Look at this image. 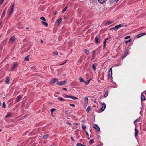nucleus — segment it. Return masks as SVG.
I'll return each mask as SVG.
<instances>
[{
	"instance_id": "f257e3e1",
	"label": "nucleus",
	"mask_w": 146,
	"mask_h": 146,
	"mask_svg": "<svg viewBox=\"0 0 146 146\" xmlns=\"http://www.w3.org/2000/svg\"><path fill=\"white\" fill-rule=\"evenodd\" d=\"M65 97L66 98H70L74 100H77L78 98L77 97H74L72 95H66L65 96Z\"/></svg>"
},
{
	"instance_id": "f03ea898",
	"label": "nucleus",
	"mask_w": 146,
	"mask_h": 146,
	"mask_svg": "<svg viewBox=\"0 0 146 146\" xmlns=\"http://www.w3.org/2000/svg\"><path fill=\"white\" fill-rule=\"evenodd\" d=\"M67 82L66 80H64L63 81H60L57 83V84L58 85H64Z\"/></svg>"
},
{
	"instance_id": "7ed1b4c3",
	"label": "nucleus",
	"mask_w": 146,
	"mask_h": 146,
	"mask_svg": "<svg viewBox=\"0 0 146 146\" xmlns=\"http://www.w3.org/2000/svg\"><path fill=\"white\" fill-rule=\"evenodd\" d=\"M14 5H15V3H13V4H12V5H11V10L9 12V16H10L11 15V14L12 13L13 11L14 7Z\"/></svg>"
},
{
	"instance_id": "20e7f679",
	"label": "nucleus",
	"mask_w": 146,
	"mask_h": 146,
	"mask_svg": "<svg viewBox=\"0 0 146 146\" xmlns=\"http://www.w3.org/2000/svg\"><path fill=\"white\" fill-rule=\"evenodd\" d=\"M100 36H97L95 38V42L96 44L100 42Z\"/></svg>"
},
{
	"instance_id": "39448f33",
	"label": "nucleus",
	"mask_w": 146,
	"mask_h": 146,
	"mask_svg": "<svg viewBox=\"0 0 146 146\" xmlns=\"http://www.w3.org/2000/svg\"><path fill=\"white\" fill-rule=\"evenodd\" d=\"M102 108H100L101 111H103L105 110L106 107V104L104 103H103L102 105Z\"/></svg>"
},
{
	"instance_id": "423d86ee",
	"label": "nucleus",
	"mask_w": 146,
	"mask_h": 146,
	"mask_svg": "<svg viewBox=\"0 0 146 146\" xmlns=\"http://www.w3.org/2000/svg\"><path fill=\"white\" fill-rule=\"evenodd\" d=\"M58 81V79L57 78H54L52 79L50 81V82L52 84H53L54 83Z\"/></svg>"
},
{
	"instance_id": "0eeeda50",
	"label": "nucleus",
	"mask_w": 146,
	"mask_h": 146,
	"mask_svg": "<svg viewBox=\"0 0 146 146\" xmlns=\"http://www.w3.org/2000/svg\"><path fill=\"white\" fill-rule=\"evenodd\" d=\"M22 98V96L20 95H19L17 96L16 98L15 99V103H17L19 102Z\"/></svg>"
},
{
	"instance_id": "6e6552de",
	"label": "nucleus",
	"mask_w": 146,
	"mask_h": 146,
	"mask_svg": "<svg viewBox=\"0 0 146 146\" xmlns=\"http://www.w3.org/2000/svg\"><path fill=\"white\" fill-rule=\"evenodd\" d=\"M15 37L14 36H12L10 39H9V43H13L15 40Z\"/></svg>"
},
{
	"instance_id": "1a4fd4ad",
	"label": "nucleus",
	"mask_w": 146,
	"mask_h": 146,
	"mask_svg": "<svg viewBox=\"0 0 146 146\" xmlns=\"http://www.w3.org/2000/svg\"><path fill=\"white\" fill-rule=\"evenodd\" d=\"M93 128L96 130L97 131H99L100 130V128L97 125H95L93 127Z\"/></svg>"
},
{
	"instance_id": "9d476101",
	"label": "nucleus",
	"mask_w": 146,
	"mask_h": 146,
	"mask_svg": "<svg viewBox=\"0 0 146 146\" xmlns=\"http://www.w3.org/2000/svg\"><path fill=\"white\" fill-rule=\"evenodd\" d=\"M112 68L111 67V68H110V70L109 71V75L112 78Z\"/></svg>"
},
{
	"instance_id": "9b49d317",
	"label": "nucleus",
	"mask_w": 146,
	"mask_h": 146,
	"mask_svg": "<svg viewBox=\"0 0 146 146\" xmlns=\"http://www.w3.org/2000/svg\"><path fill=\"white\" fill-rule=\"evenodd\" d=\"M146 35V33H141L138 35L137 36V37L138 38H139L143 35Z\"/></svg>"
},
{
	"instance_id": "f8f14e48",
	"label": "nucleus",
	"mask_w": 146,
	"mask_h": 146,
	"mask_svg": "<svg viewBox=\"0 0 146 146\" xmlns=\"http://www.w3.org/2000/svg\"><path fill=\"white\" fill-rule=\"evenodd\" d=\"M62 19L61 18H60L58 20L56 21V23L58 25L60 24L61 22Z\"/></svg>"
},
{
	"instance_id": "ddd939ff",
	"label": "nucleus",
	"mask_w": 146,
	"mask_h": 146,
	"mask_svg": "<svg viewBox=\"0 0 146 146\" xmlns=\"http://www.w3.org/2000/svg\"><path fill=\"white\" fill-rule=\"evenodd\" d=\"M97 65V63H94L92 65V69L93 70L95 71L96 70V66Z\"/></svg>"
},
{
	"instance_id": "4468645a",
	"label": "nucleus",
	"mask_w": 146,
	"mask_h": 146,
	"mask_svg": "<svg viewBox=\"0 0 146 146\" xmlns=\"http://www.w3.org/2000/svg\"><path fill=\"white\" fill-rule=\"evenodd\" d=\"M17 63L14 64L13 66H12L11 70H13L17 66Z\"/></svg>"
},
{
	"instance_id": "2eb2a0df",
	"label": "nucleus",
	"mask_w": 146,
	"mask_h": 146,
	"mask_svg": "<svg viewBox=\"0 0 146 146\" xmlns=\"http://www.w3.org/2000/svg\"><path fill=\"white\" fill-rule=\"evenodd\" d=\"M128 54V52L127 50L125 51V52L123 56V58H124L126 56H127V55Z\"/></svg>"
},
{
	"instance_id": "dca6fc26",
	"label": "nucleus",
	"mask_w": 146,
	"mask_h": 146,
	"mask_svg": "<svg viewBox=\"0 0 146 146\" xmlns=\"http://www.w3.org/2000/svg\"><path fill=\"white\" fill-rule=\"evenodd\" d=\"M58 99L59 100H60V101H65L66 100L64 99L63 98H62L60 97H58Z\"/></svg>"
},
{
	"instance_id": "f3484780",
	"label": "nucleus",
	"mask_w": 146,
	"mask_h": 146,
	"mask_svg": "<svg viewBox=\"0 0 146 146\" xmlns=\"http://www.w3.org/2000/svg\"><path fill=\"white\" fill-rule=\"evenodd\" d=\"M91 106H88L86 110V112L87 113H89L90 110H91Z\"/></svg>"
},
{
	"instance_id": "a211bd4d",
	"label": "nucleus",
	"mask_w": 146,
	"mask_h": 146,
	"mask_svg": "<svg viewBox=\"0 0 146 146\" xmlns=\"http://www.w3.org/2000/svg\"><path fill=\"white\" fill-rule=\"evenodd\" d=\"M138 131L135 128V137H136L138 135Z\"/></svg>"
},
{
	"instance_id": "6ab92c4d",
	"label": "nucleus",
	"mask_w": 146,
	"mask_h": 146,
	"mask_svg": "<svg viewBox=\"0 0 146 146\" xmlns=\"http://www.w3.org/2000/svg\"><path fill=\"white\" fill-rule=\"evenodd\" d=\"M146 100V99L145 98V96L143 94H142L141 97V101H145Z\"/></svg>"
},
{
	"instance_id": "aec40b11",
	"label": "nucleus",
	"mask_w": 146,
	"mask_h": 146,
	"mask_svg": "<svg viewBox=\"0 0 146 146\" xmlns=\"http://www.w3.org/2000/svg\"><path fill=\"white\" fill-rule=\"evenodd\" d=\"M13 115V114L12 113L7 114L5 116V118H7L10 116L12 115Z\"/></svg>"
},
{
	"instance_id": "412c9836",
	"label": "nucleus",
	"mask_w": 146,
	"mask_h": 146,
	"mask_svg": "<svg viewBox=\"0 0 146 146\" xmlns=\"http://www.w3.org/2000/svg\"><path fill=\"white\" fill-rule=\"evenodd\" d=\"M10 80V78L9 77H7L6 78V82L7 83L9 84V83Z\"/></svg>"
},
{
	"instance_id": "4be33fe9",
	"label": "nucleus",
	"mask_w": 146,
	"mask_h": 146,
	"mask_svg": "<svg viewBox=\"0 0 146 146\" xmlns=\"http://www.w3.org/2000/svg\"><path fill=\"white\" fill-rule=\"evenodd\" d=\"M119 27L118 26V25L115 26V27H113L112 29H111H111H115L116 30L117 29H118L119 28Z\"/></svg>"
},
{
	"instance_id": "5701e85b",
	"label": "nucleus",
	"mask_w": 146,
	"mask_h": 146,
	"mask_svg": "<svg viewBox=\"0 0 146 146\" xmlns=\"http://www.w3.org/2000/svg\"><path fill=\"white\" fill-rule=\"evenodd\" d=\"M85 103L87 104L88 102V99L87 97H86L84 98Z\"/></svg>"
},
{
	"instance_id": "b1692460",
	"label": "nucleus",
	"mask_w": 146,
	"mask_h": 146,
	"mask_svg": "<svg viewBox=\"0 0 146 146\" xmlns=\"http://www.w3.org/2000/svg\"><path fill=\"white\" fill-rule=\"evenodd\" d=\"M42 23L46 27H47L48 26V24L47 22H46L42 21Z\"/></svg>"
},
{
	"instance_id": "393cba45",
	"label": "nucleus",
	"mask_w": 146,
	"mask_h": 146,
	"mask_svg": "<svg viewBox=\"0 0 146 146\" xmlns=\"http://www.w3.org/2000/svg\"><path fill=\"white\" fill-rule=\"evenodd\" d=\"M79 80L80 82H85L83 78L82 77H80L79 78Z\"/></svg>"
},
{
	"instance_id": "a878e982",
	"label": "nucleus",
	"mask_w": 146,
	"mask_h": 146,
	"mask_svg": "<svg viewBox=\"0 0 146 146\" xmlns=\"http://www.w3.org/2000/svg\"><path fill=\"white\" fill-rule=\"evenodd\" d=\"M108 91H106L105 93V94L104 96V98H106V97H107L108 95Z\"/></svg>"
},
{
	"instance_id": "bb28decb",
	"label": "nucleus",
	"mask_w": 146,
	"mask_h": 146,
	"mask_svg": "<svg viewBox=\"0 0 146 146\" xmlns=\"http://www.w3.org/2000/svg\"><path fill=\"white\" fill-rule=\"evenodd\" d=\"M48 136L49 135L47 134L44 135L43 136V138L44 139H46L48 137Z\"/></svg>"
},
{
	"instance_id": "cd10ccee",
	"label": "nucleus",
	"mask_w": 146,
	"mask_h": 146,
	"mask_svg": "<svg viewBox=\"0 0 146 146\" xmlns=\"http://www.w3.org/2000/svg\"><path fill=\"white\" fill-rule=\"evenodd\" d=\"M99 3L101 4H103L106 1V0H98Z\"/></svg>"
},
{
	"instance_id": "c85d7f7f",
	"label": "nucleus",
	"mask_w": 146,
	"mask_h": 146,
	"mask_svg": "<svg viewBox=\"0 0 146 146\" xmlns=\"http://www.w3.org/2000/svg\"><path fill=\"white\" fill-rule=\"evenodd\" d=\"M112 23L113 22L111 21H107V23H106V25H108Z\"/></svg>"
},
{
	"instance_id": "c756f323",
	"label": "nucleus",
	"mask_w": 146,
	"mask_h": 146,
	"mask_svg": "<svg viewBox=\"0 0 146 146\" xmlns=\"http://www.w3.org/2000/svg\"><path fill=\"white\" fill-rule=\"evenodd\" d=\"M84 52L86 54H89V51L88 50L86 49H85L84 50Z\"/></svg>"
},
{
	"instance_id": "7c9ffc66",
	"label": "nucleus",
	"mask_w": 146,
	"mask_h": 146,
	"mask_svg": "<svg viewBox=\"0 0 146 146\" xmlns=\"http://www.w3.org/2000/svg\"><path fill=\"white\" fill-rule=\"evenodd\" d=\"M82 125V128L85 131V129L86 128V125Z\"/></svg>"
},
{
	"instance_id": "2f4dec72",
	"label": "nucleus",
	"mask_w": 146,
	"mask_h": 146,
	"mask_svg": "<svg viewBox=\"0 0 146 146\" xmlns=\"http://www.w3.org/2000/svg\"><path fill=\"white\" fill-rule=\"evenodd\" d=\"M112 3L116 2L117 3L119 0H109Z\"/></svg>"
},
{
	"instance_id": "473e14b6",
	"label": "nucleus",
	"mask_w": 146,
	"mask_h": 146,
	"mask_svg": "<svg viewBox=\"0 0 146 146\" xmlns=\"http://www.w3.org/2000/svg\"><path fill=\"white\" fill-rule=\"evenodd\" d=\"M25 61H28L29 60V56H26L25 57Z\"/></svg>"
},
{
	"instance_id": "72a5a7b5",
	"label": "nucleus",
	"mask_w": 146,
	"mask_h": 146,
	"mask_svg": "<svg viewBox=\"0 0 146 146\" xmlns=\"http://www.w3.org/2000/svg\"><path fill=\"white\" fill-rule=\"evenodd\" d=\"M56 110V109L55 108H52L51 109L50 111L52 113V114L53 112L54 111Z\"/></svg>"
},
{
	"instance_id": "f704fd0d",
	"label": "nucleus",
	"mask_w": 146,
	"mask_h": 146,
	"mask_svg": "<svg viewBox=\"0 0 146 146\" xmlns=\"http://www.w3.org/2000/svg\"><path fill=\"white\" fill-rule=\"evenodd\" d=\"M40 19L42 20H43V21H46V19H45V18L43 17H41L40 18Z\"/></svg>"
},
{
	"instance_id": "c9c22d12",
	"label": "nucleus",
	"mask_w": 146,
	"mask_h": 146,
	"mask_svg": "<svg viewBox=\"0 0 146 146\" xmlns=\"http://www.w3.org/2000/svg\"><path fill=\"white\" fill-rule=\"evenodd\" d=\"M97 1V0H90V2L92 3H94Z\"/></svg>"
},
{
	"instance_id": "e433bc0d",
	"label": "nucleus",
	"mask_w": 146,
	"mask_h": 146,
	"mask_svg": "<svg viewBox=\"0 0 146 146\" xmlns=\"http://www.w3.org/2000/svg\"><path fill=\"white\" fill-rule=\"evenodd\" d=\"M85 82L86 84L88 85L89 84V83L90 82V80H88L86 82H85H85Z\"/></svg>"
},
{
	"instance_id": "4c0bfd02",
	"label": "nucleus",
	"mask_w": 146,
	"mask_h": 146,
	"mask_svg": "<svg viewBox=\"0 0 146 146\" xmlns=\"http://www.w3.org/2000/svg\"><path fill=\"white\" fill-rule=\"evenodd\" d=\"M67 6H66L65 8L64 9H63V10L62 11V12L63 13H64L66 11V9H67Z\"/></svg>"
},
{
	"instance_id": "58836bf2",
	"label": "nucleus",
	"mask_w": 146,
	"mask_h": 146,
	"mask_svg": "<svg viewBox=\"0 0 146 146\" xmlns=\"http://www.w3.org/2000/svg\"><path fill=\"white\" fill-rule=\"evenodd\" d=\"M89 143L91 144H92L94 143V141L93 139H91L90 140L89 142Z\"/></svg>"
},
{
	"instance_id": "ea45409f",
	"label": "nucleus",
	"mask_w": 146,
	"mask_h": 146,
	"mask_svg": "<svg viewBox=\"0 0 146 146\" xmlns=\"http://www.w3.org/2000/svg\"><path fill=\"white\" fill-rule=\"evenodd\" d=\"M6 106L5 103L4 102H3L2 104V107L3 108H5Z\"/></svg>"
},
{
	"instance_id": "a19ab883",
	"label": "nucleus",
	"mask_w": 146,
	"mask_h": 146,
	"mask_svg": "<svg viewBox=\"0 0 146 146\" xmlns=\"http://www.w3.org/2000/svg\"><path fill=\"white\" fill-rule=\"evenodd\" d=\"M5 10H4V11H3L2 14V15L1 17H3L4 16V15L5 13Z\"/></svg>"
},
{
	"instance_id": "79ce46f5",
	"label": "nucleus",
	"mask_w": 146,
	"mask_h": 146,
	"mask_svg": "<svg viewBox=\"0 0 146 146\" xmlns=\"http://www.w3.org/2000/svg\"><path fill=\"white\" fill-rule=\"evenodd\" d=\"M95 50H93V51L92 55V58L94 57V54L95 53Z\"/></svg>"
},
{
	"instance_id": "37998d69",
	"label": "nucleus",
	"mask_w": 146,
	"mask_h": 146,
	"mask_svg": "<svg viewBox=\"0 0 146 146\" xmlns=\"http://www.w3.org/2000/svg\"><path fill=\"white\" fill-rule=\"evenodd\" d=\"M131 39H130L127 41H125V42L126 44H127L129 42H131Z\"/></svg>"
},
{
	"instance_id": "c03bdc74",
	"label": "nucleus",
	"mask_w": 146,
	"mask_h": 146,
	"mask_svg": "<svg viewBox=\"0 0 146 146\" xmlns=\"http://www.w3.org/2000/svg\"><path fill=\"white\" fill-rule=\"evenodd\" d=\"M109 38H107V39H106L105 40V41H104V43H103V44H106V41H107V40H108Z\"/></svg>"
},
{
	"instance_id": "a18cd8bd",
	"label": "nucleus",
	"mask_w": 146,
	"mask_h": 146,
	"mask_svg": "<svg viewBox=\"0 0 146 146\" xmlns=\"http://www.w3.org/2000/svg\"><path fill=\"white\" fill-rule=\"evenodd\" d=\"M82 144L80 143H78L76 144V145L77 146H81L82 145Z\"/></svg>"
},
{
	"instance_id": "49530a36",
	"label": "nucleus",
	"mask_w": 146,
	"mask_h": 146,
	"mask_svg": "<svg viewBox=\"0 0 146 146\" xmlns=\"http://www.w3.org/2000/svg\"><path fill=\"white\" fill-rule=\"evenodd\" d=\"M4 0H0V5L3 2Z\"/></svg>"
},
{
	"instance_id": "de8ad7c7",
	"label": "nucleus",
	"mask_w": 146,
	"mask_h": 146,
	"mask_svg": "<svg viewBox=\"0 0 146 146\" xmlns=\"http://www.w3.org/2000/svg\"><path fill=\"white\" fill-rule=\"evenodd\" d=\"M70 106L73 107H74L75 106V105L73 104H70Z\"/></svg>"
},
{
	"instance_id": "09e8293b",
	"label": "nucleus",
	"mask_w": 146,
	"mask_h": 146,
	"mask_svg": "<svg viewBox=\"0 0 146 146\" xmlns=\"http://www.w3.org/2000/svg\"><path fill=\"white\" fill-rule=\"evenodd\" d=\"M130 36H127L126 37H125V39H128L129 38H130Z\"/></svg>"
},
{
	"instance_id": "8fccbe9b",
	"label": "nucleus",
	"mask_w": 146,
	"mask_h": 146,
	"mask_svg": "<svg viewBox=\"0 0 146 146\" xmlns=\"http://www.w3.org/2000/svg\"><path fill=\"white\" fill-rule=\"evenodd\" d=\"M54 54L57 55L58 54V52L57 51H55V52H54Z\"/></svg>"
},
{
	"instance_id": "3c124183",
	"label": "nucleus",
	"mask_w": 146,
	"mask_h": 146,
	"mask_svg": "<svg viewBox=\"0 0 146 146\" xmlns=\"http://www.w3.org/2000/svg\"><path fill=\"white\" fill-rule=\"evenodd\" d=\"M85 133H86V135H87L88 136H89V134L86 131H85Z\"/></svg>"
},
{
	"instance_id": "603ef678",
	"label": "nucleus",
	"mask_w": 146,
	"mask_h": 146,
	"mask_svg": "<svg viewBox=\"0 0 146 146\" xmlns=\"http://www.w3.org/2000/svg\"><path fill=\"white\" fill-rule=\"evenodd\" d=\"M118 26H119V27L120 28L122 26V25H121V24H119V25H118Z\"/></svg>"
},
{
	"instance_id": "864d4df0",
	"label": "nucleus",
	"mask_w": 146,
	"mask_h": 146,
	"mask_svg": "<svg viewBox=\"0 0 146 146\" xmlns=\"http://www.w3.org/2000/svg\"><path fill=\"white\" fill-rule=\"evenodd\" d=\"M138 119H136V120H135L134 121V123H135V122H137V121H138Z\"/></svg>"
},
{
	"instance_id": "5fc2aeb1",
	"label": "nucleus",
	"mask_w": 146,
	"mask_h": 146,
	"mask_svg": "<svg viewBox=\"0 0 146 146\" xmlns=\"http://www.w3.org/2000/svg\"><path fill=\"white\" fill-rule=\"evenodd\" d=\"M106 46V44H103V48L104 49L105 48V47Z\"/></svg>"
},
{
	"instance_id": "6e6d98bb",
	"label": "nucleus",
	"mask_w": 146,
	"mask_h": 146,
	"mask_svg": "<svg viewBox=\"0 0 146 146\" xmlns=\"http://www.w3.org/2000/svg\"><path fill=\"white\" fill-rule=\"evenodd\" d=\"M65 63V62H64L63 63L61 64H60V65L61 66L63 65H64Z\"/></svg>"
},
{
	"instance_id": "4d7b16f0",
	"label": "nucleus",
	"mask_w": 146,
	"mask_h": 146,
	"mask_svg": "<svg viewBox=\"0 0 146 146\" xmlns=\"http://www.w3.org/2000/svg\"><path fill=\"white\" fill-rule=\"evenodd\" d=\"M71 139L73 141H74V139L72 137H71Z\"/></svg>"
},
{
	"instance_id": "13d9d810",
	"label": "nucleus",
	"mask_w": 146,
	"mask_h": 146,
	"mask_svg": "<svg viewBox=\"0 0 146 146\" xmlns=\"http://www.w3.org/2000/svg\"><path fill=\"white\" fill-rule=\"evenodd\" d=\"M41 43H43V41L42 40L41 41Z\"/></svg>"
},
{
	"instance_id": "bf43d9fd",
	"label": "nucleus",
	"mask_w": 146,
	"mask_h": 146,
	"mask_svg": "<svg viewBox=\"0 0 146 146\" xmlns=\"http://www.w3.org/2000/svg\"><path fill=\"white\" fill-rule=\"evenodd\" d=\"M62 89H63V90H66V88H62Z\"/></svg>"
},
{
	"instance_id": "052dcab7",
	"label": "nucleus",
	"mask_w": 146,
	"mask_h": 146,
	"mask_svg": "<svg viewBox=\"0 0 146 146\" xmlns=\"http://www.w3.org/2000/svg\"><path fill=\"white\" fill-rule=\"evenodd\" d=\"M56 14H57V12H56V11L55 13V14L56 15Z\"/></svg>"
},
{
	"instance_id": "680f3d73",
	"label": "nucleus",
	"mask_w": 146,
	"mask_h": 146,
	"mask_svg": "<svg viewBox=\"0 0 146 146\" xmlns=\"http://www.w3.org/2000/svg\"><path fill=\"white\" fill-rule=\"evenodd\" d=\"M67 123L68 124H70V125L71 124V123Z\"/></svg>"
},
{
	"instance_id": "e2e57ef3",
	"label": "nucleus",
	"mask_w": 146,
	"mask_h": 146,
	"mask_svg": "<svg viewBox=\"0 0 146 146\" xmlns=\"http://www.w3.org/2000/svg\"><path fill=\"white\" fill-rule=\"evenodd\" d=\"M81 146H86L85 145L82 144V145Z\"/></svg>"
},
{
	"instance_id": "0e129e2a",
	"label": "nucleus",
	"mask_w": 146,
	"mask_h": 146,
	"mask_svg": "<svg viewBox=\"0 0 146 146\" xmlns=\"http://www.w3.org/2000/svg\"><path fill=\"white\" fill-rule=\"evenodd\" d=\"M67 61V60H66L64 62H65V63H66V61Z\"/></svg>"
},
{
	"instance_id": "69168bd1",
	"label": "nucleus",
	"mask_w": 146,
	"mask_h": 146,
	"mask_svg": "<svg viewBox=\"0 0 146 146\" xmlns=\"http://www.w3.org/2000/svg\"><path fill=\"white\" fill-rule=\"evenodd\" d=\"M125 27H127V25H125Z\"/></svg>"
},
{
	"instance_id": "338daca9",
	"label": "nucleus",
	"mask_w": 146,
	"mask_h": 146,
	"mask_svg": "<svg viewBox=\"0 0 146 146\" xmlns=\"http://www.w3.org/2000/svg\"><path fill=\"white\" fill-rule=\"evenodd\" d=\"M1 130L0 129V132H1Z\"/></svg>"
},
{
	"instance_id": "774afa93",
	"label": "nucleus",
	"mask_w": 146,
	"mask_h": 146,
	"mask_svg": "<svg viewBox=\"0 0 146 146\" xmlns=\"http://www.w3.org/2000/svg\"><path fill=\"white\" fill-rule=\"evenodd\" d=\"M100 146V145H97V146Z\"/></svg>"
}]
</instances>
